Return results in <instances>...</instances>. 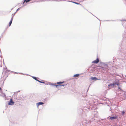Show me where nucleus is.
I'll return each instance as SVG.
<instances>
[{
    "label": "nucleus",
    "mask_w": 126,
    "mask_h": 126,
    "mask_svg": "<svg viewBox=\"0 0 126 126\" xmlns=\"http://www.w3.org/2000/svg\"><path fill=\"white\" fill-rule=\"evenodd\" d=\"M25 0L24 1H23V4L24 3L26 2V3L28 2H29L31 0Z\"/></svg>",
    "instance_id": "nucleus-8"
},
{
    "label": "nucleus",
    "mask_w": 126,
    "mask_h": 126,
    "mask_svg": "<svg viewBox=\"0 0 126 126\" xmlns=\"http://www.w3.org/2000/svg\"><path fill=\"white\" fill-rule=\"evenodd\" d=\"M99 59L98 58H97L96 60L92 62V63H99Z\"/></svg>",
    "instance_id": "nucleus-5"
},
{
    "label": "nucleus",
    "mask_w": 126,
    "mask_h": 126,
    "mask_svg": "<svg viewBox=\"0 0 126 126\" xmlns=\"http://www.w3.org/2000/svg\"><path fill=\"white\" fill-rule=\"evenodd\" d=\"M14 102L13 101L12 99H10V101L9 102L8 104L9 105H13L14 104Z\"/></svg>",
    "instance_id": "nucleus-4"
},
{
    "label": "nucleus",
    "mask_w": 126,
    "mask_h": 126,
    "mask_svg": "<svg viewBox=\"0 0 126 126\" xmlns=\"http://www.w3.org/2000/svg\"><path fill=\"white\" fill-rule=\"evenodd\" d=\"M1 90H2V89H1V88H0V91Z\"/></svg>",
    "instance_id": "nucleus-16"
},
{
    "label": "nucleus",
    "mask_w": 126,
    "mask_h": 126,
    "mask_svg": "<svg viewBox=\"0 0 126 126\" xmlns=\"http://www.w3.org/2000/svg\"><path fill=\"white\" fill-rule=\"evenodd\" d=\"M20 9V8H18L16 10V11H18Z\"/></svg>",
    "instance_id": "nucleus-15"
},
{
    "label": "nucleus",
    "mask_w": 126,
    "mask_h": 126,
    "mask_svg": "<svg viewBox=\"0 0 126 126\" xmlns=\"http://www.w3.org/2000/svg\"><path fill=\"white\" fill-rule=\"evenodd\" d=\"M117 116H114L112 117H111L110 116L109 117V119L110 120H113L117 119Z\"/></svg>",
    "instance_id": "nucleus-3"
},
{
    "label": "nucleus",
    "mask_w": 126,
    "mask_h": 126,
    "mask_svg": "<svg viewBox=\"0 0 126 126\" xmlns=\"http://www.w3.org/2000/svg\"><path fill=\"white\" fill-rule=\"evenodd\" d=\"M33 78L35 80H37V79L36 78V77H33Z\"/></svg>",
    "instance_id": "nucleus-13"
},
{
    "label": "nucleus",
    "mask_w": 126,
    "mask_h": 126,
    "mask_svg": "<svg viewBox=\"0 0 126 126\" xmlns=\"http://www.w3.org/2000/svg\"><path fill=\"white\" fill-rule=\"evenodd\" d=\"M13 17L12 16V18H11V20H10V22L9 23V26H10L11 24H12V20H13Z\"/></svg>",
    "instance_id": "nucleus-7"
},
{
    "label": "nucleus",
    "mask_w": 126,
    "mask_h": 126,
    "mask_svg": "<svg viewBox=\"0 0 126 126\" xmlns=\"http://www.w3.org/2000/svg\"><path fill=\"white\" fill-rule=\"evenodd\" d=\"M91 79L92 80H96L98 79H97L96 77H91Z\"/></svg>",
    "instance_id": "nucleus-9"
},
{
    "label": "nucleus",
    "mask_w": 126,
    "mask_h": 126,
    "mask_svg": "<svg viewBox=\"0 0 126 126\" xmlns=\"http://www.w3.org/2000/svg\"><path fill=\"white\" fill-rule=\"evenodd\" d=\"M73 2V3H75L76 4H77V5H79L80 4L79 3H77V2Z\"/></svg>",
    "instance_id": "nucleus-11"
},
{
    "label": "nucleus",
    "mask_w": 126,
    "mask_h": 126,
    "mask_svg": "<svg viewBox=\"0 0 126 126\" xmlns=\"http://www.w3.org/2000/svg\"><path fill=\"white\" fill-rule=\"evenodd\" d=\"M118 85V84L117 83H114L113 84H110L109 85V88L110 89L113 87L115 85Z\"/></svg>",
    "instance_id": "nucleus-2"
},
{
    "label": "nucleus",
    "mask_w": 126,
    "mask_h": 126,
    "mask_svg": "<svg viewBox=\"0 0 126 126\" xmlns=\"http://www.w3.org/2000/svg\"><path fill=\"white\" fill-rule=\"evenodd\" d=\"M125 113V112L124 111H123L122 112V115H123Z\"/></svg>",
    "instance_id": "nucleus-14"
},
{
    "label": "nucleus",
    "mask_w": 126,
    "mask_h": 126,
    "mask_svg": "<svg viewBox=\"0 0 126 126\" xmlns=\"http://www.w3.org/2000/svg\"><path fill=\"white\" fill-rule=\"evenodd\" d=\"M37 81H38L39 82H40V83H45L43 82H41L39 80H37Z\"/></svg>",
    "instance_id": "nucleus-12"
},
{
    "label": "nucleus",
    "mask_w": 126,
    "mask_h": 126,
    "mask_svg": "<svg viewBox=\"0 0 126 126\" xmlns=\"http://www.w3.org/2000/svg\"><path fill=\"white\" fill-rule=\"evenodd\" d=\"M64 82V81L58 82L56 83L57 84H58V85H53L56 86V87H57L58 86H59V85L63 86H64V85H62V84H61L63 83Z\"/></svg>",
    "instance_id": "nucleus-1"
},
{
    "label": "nucleus",
    "mask_w": 126,
    "mask_h": 126,
    "mask_svg": "<svg viewBox=\"0 0 126 126\" xmlns=\"http://www.w3.org/2000/svg\"><path fill=\"white\" fill-rule=\"evenodd\" d=\"M43 104H44V103L43 102H39L37 103V106L38 107V108L39 105H41Z\"/></svg>",
    "instance_id": "nucleus-6"
},
{
    "label": "nucleus",
    "mask_w": 126,
    "mask_h": 126,
    "mask_svg": "<svg viewBox=\"0 0 126 126\" xmlns=\"http://www.w3.org/2000/svg\"><path fill=\"white\" fill-rule=\"evenodd\" d=\"M79 76V75L78 74H76L74 75V77H78Z\"/></svg>",
    "instance_id": "nucleus-10"
}]
</instances>
